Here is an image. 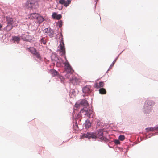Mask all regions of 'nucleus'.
I'll use <instances>...</instances> for the list:
<instances>
[{
    "mask_svg": "<svg viewBox=\"0 0 158 158\" xmlns=\"http://www.w3.org/2000/svg\"><path fill=\"white\" fill-rule=\"evenodd\" d=\"M154 103L152 101L147 100L144 106L143 110L145 113H148L152 110V106L154 105Z\"/></svg>",
    "mask_w": 158,
    "mask_h": 158,
    "instance_id": "1",
    "label": "nucleus"
},
{
    "mask_svg": "<svg viewBox=\"0 0 158 158\" xmlns=\"http://www.w3.org/2000/svg\"><path fill=\"white\" fill-rule=\"evenodd\" d=\"M60 42V44L58 46L59 49H58V51L60 52L61 56H63L64 55L65 53V50L64 46V43L62 38H61Z\"/></svg>",
    "mask_w": 158,
    "mask_h": 158,
    "instance_id": "2",
    "label": "nucleus"
},
{
    "mask_svg": "<svg viewBox=\"0 0 158 158\" xmlns=\"http://www.w3.org/2000/svg\"><path fill=\"white\" fill-rule=\"evenodd\" d=\"M96 134L95 133L87 132L86 133L83 134L81 137V138L84 139L85 138H86L90 139L91 138L93 139L96 138Z\"/></svg>",
    "mask_w": 158,
    "mask_h": 158,
    "instance_id": "3",
    "label": "nucleus"
},
{
    "mask_svg": "<svg viewBox=\"0 0 158 158\" xmlns=\"http://www.w3.org/2000/svg\"><path fill=\"white\" fill-rule=\"evenodd\" d=\"M84 112L85 113V114L89 118H92L94 116V115L93 113V112L92 111H91L90 110L88 111V110H86V109H85L84 108H83L81 110L80 113H83Z\"/></svg>",
    "mask_w": 158,
    "mask_h": 158,
    "instance_id": "4",
    "label": "nucleus"
},
{
    "mask_svg": "<svg viewBox=\"0 0 158 158\" xmlns=\"http://www.w3.org/2000/svg\"><path fill=\"white\" fill-rule=\"evenodd\" d=\"M45 33H46L50 37H52L53 36L54 32L53 30L50 28H46L44 30Z\"/></svg>",
    "mask_w": 158,
    "mask_h": 158,
    "instance_id": "5",
    "label": "nucleus"
},
{
    "mask_svg": "<svg viewBox=\"0 0 158 158\" xmlns=\"http://www.w3.org/2000/svg\"><path fill=\"white\" fill-rule=\"evenodd\" d=\"M34 5V2L32 0H28L26 3V6L28 8L31 9Z\"/></svg>",
    "mask_w": 158,
    "mask_h": 158,
    "instance_id": "6",
    "label": "nucleus"
},
{
    "mask_svg": "<svg viewBox=\"0 0 158 158\" xmlns=\"http://www.w3.org/2000/svg\"><path fill=\"white\" fill-rule=\"evenodd\" d=\"M59 3L62 5H64V6L67 7L71 3V0H60Z\"/></svg>",
    "mask_w": 158,
    "mask_h": 158,
    "instance_id": "7",
    "label": "nucleus"
},
{
    "mask_svg": "<svg viewBox=\"0 0 158 158\" xmlns=\"http://www.w3.org/2000/svg\"><path fill=\"white\" fill-rule=\"evenodd\" d=\"M65 70L66 72L74 71L68 62L64 63Z\"/></svg>",
    "mask_w": 158,
    "mask_h": 158,
    "instance_id": "8",
    "label": "nucleus"
},
{
    "mask_svg": "<svg viewBox=\"0 0 158 158\" xmlns=\"http://www.w3.org/2000/svg\"><path fill=\"white\" fill-rule=\"evenodd\" d=\"M56 59L55 60L57 61L56 65L58 67L61 66L63 64H64V62L63 60L61 58H58V57H56Z\"/></svg>",
    "mask_w": 158,
    "mask_h": 158,
    "instance_id": "9",
    "label": "nucleus"
},
{
    "mask_svg": "<svg viewBox=\"0 0 158 158\" xmlns=\"http://www.w3.org/2000/svg\"><path fill=\"white\" fill-rule=\"evenodd\" d=\"M70 81L73 85H77L79 83L78 79L75 76H73L72 78H70Z\"/></svg>",
    "mask_w": 158,
    "mask_h": 158,
    "instance_id": "10",
    "label": "nucleus"
},
{
    "mask_svg": "<svg viewBox=\"0 0 158 158\" xmlns=\"http://www.w3.org/2000/svg\"><path fill=\"white\" fill-rule=\"evenodd\" d=\"M73 71H71L67 72V73L65 75V77L68 79H69L70 80V78H72L74 76L73 74Z\"/></svg>",
    "mask_w": 158,
    "mask_h": 158,
    "instance_id": "11",
    "label": "nucleus"
},
{
    "mask_svg": "<svg viewBox=\"0 0 158 158\" xmlns=\"http://www.w3.org/2000/svg\"><path fill=\"white\" fill-rule=\"evenodd\" d=\"M12 40L14 43L18 44L20 40V38L19 36H14L12 37Z\"/></svg>",
    "mask_w": 158,
    "mask_h": 158,
    "instance_id": "12",
    "label": "nucleus"
},
{
    "mask_svg": "<svg viewBox=\"0 0 158 158\" xmlns=\"http://www.w3.org/2000/svg\"><path fill=\"white\" fill-rule=\"evenodd\" d=\"M83 92L85 93H88L90 92V89L89 86H86L84 87L82 89Z\"/></svg>",
    "mask_w": 158,
    "mask_h": 158,
    "instance_id": "13",
    "label": "nucleus"
},
{
    "mask_svg": "<svg viewBox=\"0 0 158 158\" xmlns=\"http://www.w3.org/2000/svg\"><path fill=\"white\" fill-rule=\"evenodd\" d=\"M96 138L97 137L99 138L100 139H102L103 138V132L102 130L98 131V133L96 135Z\"/></svg>",
    "mask_w": 158,
    "mask_h": 158,
    "instance_id": "14",
    "label": "nucleus"
},
{
    "mask_svg": "<svg viewBox=\"0 0 158 158\" xmlns=\"http://www.w3.org/2000/svg\"><path fill=\"white\" fill-rule=\"evenodd\" d=\"M104 85V84L103 82H100L99 83V85H98V83H96L94 85V87L97 89L100 87H103Z\"/></svg>",
    "mask_w": 158,
    "mask_h": 158,
    "instance_id": "15",
    "label": "nucleus"
},
{
    "mask_svg": "<svg viewBox=\"0 0 158 158\" xmlns=\"http://www.w3.org/2000/svg\"><path fill=\"white\" fill-rule=\"evenodd\" d=\"M80 103L81 105H83L85 107H87L88 106V104L87 101L85 100H82L80 102Z\"/></svg>",
    "mask_w": 158,
    "mask_h": 158,
    "instance_id": "16",
    "label": "nucleus"
},
{
    "mask_svg": "<svg viewBox=\"0 0 158 158\" xmlns=\"http://www.w3.org/2000/svg\"><path fill=\"white\" fill-rule=\"evenodd\" d=\"M39 15L36 13H33L30 14L29 18L32 19H37Z\"/></svg>",
    "mask_w": 158,
    "mask_h": 158,
    "instance_id": "17",
    "label": "nucleus"
},
{
    "mask_svg": "<svg viewBox=\"0 0 158 158\" xmlns=\"http://www.w3.org/2000/svg\"><path fill=\"white\" fill-rule=\"evenodd\" d=\"M37 19L38 20V22L39 23H42L44 20V19L42 17L40 16L39 15L37 17Z\"/></svg>",
    "mask_w": 158,
    "mask_h": 158,
    "instance_id": "18",
    "label": "nucleus"
},
{
    "mask_svg": "<svg viewBox=\"0 0 158 158\" xmlns=\"http://www.w3.org/2000/svg\"><path fill=\"white\" fill-rule=\"evenodd\" d=\"M6 22L8 24L12 25L13 23V20L12 18L7 17Z\"/></svg>",
    "mask_w": 158,
    "mask_h": 158,
    "instance_id": "19",
    "label": "nucleus"
},
{
    "mask_svg": "<svg viewBox=\"0 0 158 158\" xmlns=\"http://www.w3.org/2000/svg\"><path fill=\"white\" fill-rule=\"evenodd\" d=\"M32 54L34 55L37 52L36 49L33 47H30L28 49Z\"/></svg>",
    "mask_w": 158,
    "mask_h": 158,
    "instance_id": "20",
    "label": "nucleus"
},
{
    "mask_svg": "<svg viewBox=\"0 0 158 158\" xmlns=\"http://www.w3.org/2000/svg\"><path fill=\"white\" fill-rule=\"evenodd\" d=\"M12 25L7 24V26L4 28V29L6 31H9L12 29Z\"/></svg>",
    "mask_w": 158,
    "mask_h": 158,
    "instance_id": "21",
    "label": "nucleus"
},
{
    "mask_svg": "<svg viewBox=\"0 0 158 158\" xmlns=\"http://www.w3.org/2000/svg\"><path fill=\"white\" fill-rule=\"evenodd\" d=\"M50 73L53 76L57 75V72L56 71L52 69L50 70Z\"/></svg>",
    "mask_w": 158,
    "mask_h": 158,
    "instance_id": "22",
    "label": "nucleus"
},
{
    "mask_svg": "<svg viewBox=\"0 0 158 158\" xmlns=\"http://www.w3.org/2000/svg\"><path fill=\"white\" fill-rule=\"evenodd\" d=\"M99 91V93L101 94H106V93L105 89L103 88H100Z\"/></svg>",
    "mask_w": 158,
    "mask_h": 158,
    "instance_id": "23",
    "label": "nucleus"
},
{
    "mask_svg": "<svg viewBox=\"0 0 158 158\" xmlns=\"http://www.w3.org/2000/svg\"><path fill=\"white\" fill-rule=\"evenodd\" d=\"M34 55H35L36 56V57L39 60H41V57L40 55L37 52Z\"/></svg>",
    "mask_w": 158,
    "mask_h": 158,
    "instance_id": "24",
    "label": "nucleus"
},
{
    "mask_svg": "<svg viewBox=\"0 0 158 158\" xmlns=\"http://www.w3.org/2000/svg\"><path fill=\"white\" fill-rule=\"evenodd\" d=\"M40 43L41 44L45 45L46 44V39L45 38L43 37L42 39L40 40Z\"/></svg>",
    "mask_w": 158,
    "mask_h": 158,
    "instance_id": "25",
    "label": "nucleus"
},
{
    "mask_svg": "<svg viewBox=\"0 0 158 158\" xmlns=\"http://www.w3.org/2000/svg\"><path fill=\"white\" fill-rule=\"evenodd\" d=\"M155 128L156 127H154V128H153L152 127L147 128H146V130L148 131H153L156 130V129Z\"/></svg>",
    "mask_w": 158,
    "mask_h": 158,
    "instance_id": "26",
    "label": "nucleus"
},
{
    "mask_svg": "<svg viewBox=\"0 0 158 158\" xmlns=\"http://www.w3.org/2000/svg\"><path fill=\"white\" fill-rule=\"evenodd\" d=\"M91 123L89 122H86L85 124V127L86 128H89L91 126Z\"/></svg>",
    "mask_w": 158,
    "mask_h": 158,
    "instance_id": "27",
    "label": "nucleus"
},
{
    "mask_svg": "<svg viewBox=\"0 0 158 158\" xmlns=\"http://www.w3.org/2000/svg\"><path fill=\"white\" fill-rule=\"evenodd\" d=\"M125 136L124 135H120L119 137V139L122 141H123L125 139Z\"/></svg>",
    "mask_w": 158,
    "mask_h": 158,
    "instance_id": "28",
    "label": "nucleus"
},
{
    "mask_svg": "<svg viewBox=\"0 0 158 158\" xmlns=\"http://www.w3.org/2000/svg\"><path fill=\"white\" fill-rule=\"evenodd\" d=\"M63 25L62 22L61 20L59 21L57 23V25L60 27H61Z\"/></svg>",
    "mask_w": 158,
    "mask_h": 158,
    "instance_id": "29",
    "label": "nucleus"
},
{
    "mask_svg": "<svg viewBox=\"0 0 158 158\" xmlns=\"http://www.w3.org/2000/svg\"><path fill=\"white\" fill-rule=\"evenodd\" d=\"M61 18V15L60 14H58L57 15L56 18L57 19L59 20Z\"/></svg>",
    "mask_w": 158,
    "mask_h": 158,
    "instance_id": "30",
    "label": "nucleus"
},
{
    "mask_svg": "<svg viewBox=\"0 0 158 158\" xmlns=\"http://www.w3.org/2000/svg\"><path fill=\"white\" fill-rule=\"evenodd\" d=\"M57 14L56 13H53L52 15V17L53 18L55 19L56 18L57 16Z\"/></svg>",
    "mask_w": 158,
    "mask_h": 158,
    "instance_id": "31",
    "label": "nucleus"
},
{
    "mask_svg": "<svg viewBox=\"0 0 158 158\" xmlns=\"http://www.w3.org/2000/svg\"><path fill=\"white\" fill-rule=\"evenodd\" d=\"M81 105L80 104V103L79 104L76 103L75 105V107L77 108L80 107Z\"/></svg>",
    "mask_w": 158,
    "mask_h": 158,
    "instance_id": "32",
    "label": "nucleus"
},
{
    "mask_svg": "<svg viewBox=\"0 0 158 158\" xmlns=\"http://www.w3.org/2000/svg\"><path fill=\"white\" fill-rule=\"evenodd\" d=\"M114 143L115 144H120V142L118 140H114Z\"/></svg>",
    "mask_w": 158,
    "mask_h": 158,
    "instance_id": "33",
    "label": "nucleus"
},
{
    "mask_svg": "<svg viewBox=\"0 0 158 158\" xmlns=\"http://www.w3.org/2000/svg\"><path fill=\"white\" fill-rule=\"evenodd\" d=\"M115 61H116V60H114L113 62V63L111 64L110 66V67H112L113 66V65H114L115 63Z\"/></svg>",
    "mask_w": 158,
    "mask_h": 158,
    "instance_id": "34",
    "label": "nucleus"
},
{
    "mask_svg": "<svg viewBox=\"0 0 158 158\" xmlns=\"http://www.w3.org/2000/svg\"><path fill=\"white\" fill-rule=\"evenodd\" d=\"M155 128L158 131V126H156Z\"/></svg>",
    "mask_w": 158,
    "mask_h": 158,
    "instance_id": "35",
    "label": "nucleus"
},
{
    "mask_svg": "<svg viewBox=\"0 0 158 158\" xmlns=\"http://www.w3.org/2000/svg\"><path fill=\"white\" fill-rule=\"evenodd\" d=\"M2 27V26L0 23V29Z\"/></svg>",
    "mask_w": 158,
    "mask_h": 158,
    "instance_id": "36",
    "label": "nucleus"
},
{
    "mask_svg": "<svg viewBox=\"0 0 158 158\" xmlns=\"http://www.w3.org/2000/svg\"><path fill=\"white\" fill-rule=\"evenodd\" d=\"M60 36H61L62 37V35L61 34H60Z\"/></svg>",
    "mask_w": 158,
    "mask_h": 158,
    "instance_id": "37",
    "label": "nucleus"
},
{
    "mask_svg": "<svg viewBox=\"0 0 158 158\" xmlns=\"http://www.w3.org/2000/svg\"><path fill=\"white\" fill-rule=\"evenodd\" d=\"M77 127V125L76 124V125Z\"/></svg>",
    "mask_w": 158,
    "mask_h": 158,
    "instance_id": "38",
    "label": "nucleus"
}]
</instances>
